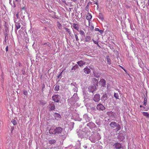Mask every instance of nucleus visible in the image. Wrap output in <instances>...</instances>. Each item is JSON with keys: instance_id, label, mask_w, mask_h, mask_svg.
Masks as SVG:
<instances>
[{"instance_id": "6", "label": "nucleus", "mask_w": 149, "mask_h": 149, "mask_svg": "<svg viewBox=\"0 0 149 149\" xmlns=\"http://www.w3.org/2000/svg\"><path fill=\"white\" fill-rule=\"evenodd\" d=\"M106 81L105 79H102L100 81V84L102 87H104L106 86Z\"/></svg>"}, {"instance_id": "16", "label": "nucleus", "mask_w": 149, "mask_h": 149, "mask_svg": "<svg viewBox=\"0 0 149 149\" xmlns=\"http://www.w3.org/2000/svg\"><path fill=\"white\" fill-rule=\"evenodd\" d=\"M95 86H89L88 88L89 91L90 92L93 93V92L95 91Z\"/></svg>"}, {"instance_id": "9", "label": "nucleus", "mask_w": 149, "mask_h": 149, "mask_svg": "<svg viewBox=\"0 0 149 149\" xmlns=\"http://www.w3.org/2000/svg\"><path fill=\"white\" fill-rule=\"evenodd\" d=\"M43 47H50L51 46L50 43L49 42H47L44 43H42L41 44Z\"/></svg>"}, {"instance_id": "30", "label": "nucleus", "mask_w": 149, "mask_h": 149, "mask_svg": "<svg viewBox=\"0 0 149 149\" xmlns=\"http://www.w3.org/2000/svg\"><path fill=\"white\" fill-rule=\"evenodd\" d=\"M140 107H143V108L144 109V110L145 111H148V110L149 109V108H146L145 107H143V106H142L141 105H140Z\"/></svg>"}, {"instance_id": "20", "label": "nucleus", "mask_w": 149, "mask_h": 149, "mask_svg": "<svg viewBox=\"0 0 149 149\" xmlns=\"http://www.w3.org/2000/svg\"><path fill=\"white\" fill-rule=\"evenodd\" d=\"M107 63L109 65L111 64V59L109 58V56H107Z\"/></svg>"}, {"instance_id": "23", "label": "nucleus", "mask_w": 149, "mask_h": 149, "mask_svg": "<svg viewBox=\"0 0 149 149\" xmlns=\"http://www.w3.org/2000/svg\"><path fill=\"white\" fill-rule=\"evenodd\" d=\"M93 73L94 76L95 77H97V78H98L99 77L100 74L99 73H97L96 72H95L94 71L93 72Z\"/></svg>"}, {"instance_id": "42", "label": "nucleus", "mask_w": 149, "mask_h": 149, "mask_svg": "<svg viewBox=\"0 0 149 149\" xmlns=\"http://www.w3.org/2000/svg\"><path fill=\"white\" fill-rule=\"evenodd\" d=\"M99 30H100V29L98 28H95V30L96 31H99Z\"/></svg>"}, {"instance_id": "2", "label": "nucleus", "mask_w": 149, "mask_h": 149, "mask_svg": "<svg viewBox=\"0 0 149 149\" xmlns=\"http://www.w3.org/2000/svg\"><path fill=\"white\" fill-rule=\"evenodd\" d=\"M110 126L112 128L116 127V130L118 131L120 129V126L119 124H117L115 122H112L110 124Z\"/></svg>"}, {"instance_id": "11", "label": "nucleus", "mask_w": 149, "mask_h": 149, "mask_svg": "<svg viewBox=\"0 0 149 149\" xmlns=\"http://www.w3.org/2000/svg\"><path fill=\"white\" fill-rule=\"evenodd\" d=\"M114 146H115V148L116 149H120L121 147V144L120 143L118 142L115 143L114 145Z\"/></svg>"}, {"instance_id": "49", "label": "nucleus", "mask_w": 149, "mask_h": 149, "mask_svg": "<svg viewBox=\"0 0 149 149\" xmlns=\"http://www.w3.org/2000/svg\"><path fill=\"white\" fill-rule=\"evenodd\" d=\"M100 15H102V14H101V13H100V14H99V15H100Z\"/></svg>"}, {"instance_id": "26", "label": "nucleus", "mask_w": 149, "mask_h": 149, "mask_svg": "<svg viewBox=\"0 0 149 149\" xmlns=\"http://www.w3.org/2000/svg\"><path fill=\"white\" fill-rule=\"evenodd\" d=\"M78 68V66L76 64L72 68L71 70H75L77 69Z\"/></svg>"}, {"instance_id": "25", "label": "nucleus", "mask_w": 149, "mask_h": 149, "mask_svg": "<svg viewBox=\"0 0 149 149\" xmlns=\"http://www.w3.org/2000/svg\"><path fill=\"white\" fill-rule=\"evenodd\" d=\"M64 29L66 31H67L69 33V34L70 35L71 34V32L70 31V30L69 29H68L65 27H64Z\"/></svg>"}, {"instance_id": "33", "label": "nucleus", "mask_w": 149, "mask_h": 149, "mask_svg": "<svg viewBox=\"0 0 149 149\" xmlns=\"http://www.w3.org/2000/svg\"><path fill=\"white\" fill-rule=\"evenodd\" d=\"M23 94L25 95H27V92L25 90H23Z\"/></svg>"}, {"instance_id": "1", "label": "nucleus", "mask_w": 149, "mask_h": 149, "mask_svg": "<svg viewBox=\"0 0 149 149\" xmlns=\"http://www.w3.org/2000/svg\"><path fill=\"white\" fill-rule=\"evenodd\" d=\"M63 130V129L60 127L55 128L54 127H52L50 129L49 132L52 134H59L61 133Z\"/></svg>"}, {"instance_id": "22", "label": "nucleus", "mask_w": 149, "mask_h": 149, "mask_svg": "<svg viewBox=\"0 0 149 149\" xmlns=\"http://www.w3.org/2000/svg\"><path fill=\"white\" fill-rule=\"evenodd\" d=\"M79 33L81 35L83 36H85V33L82 30H80L79 31Z\"/></svg>"}, {"instance_id": "24", "label": "nucleus", "mask_w": 149, "mask_h": 149, "mask_svg": "<svg viewBox=\"0 0 149 149\" xmlns=\"http://www.w3.org/2000/svg\"><path fill=\"white\" fill-rule=\"evenodd\" d=\"M49 142L50 144H52L56 142V141L55 140L52 139L49 141Z\"/></svg>"}, {"instance_id": "14", "label": "nucleus", "mask_w": 149, "mask_h": 149, "mask_svg": "<svg viewBox=\"0 0 149 149\" xmlns=\"http://www.w3.org/2000/svg\"><path fill=\"white\" fill-rule=\"evenodd\" d=\"M54 116L56 119H58L61 117V116L60 114L58 113H54Z\"/></svg>"}, {"instance_id": "27", "label": "nucleus", "mask_w": 149, "mask_h": 149, "mask_svg": "<svg viewBox=\"0 0 149 149\" xmlns=\"http://www.w3.org/2000/svg\"><path fill=\"white\" fill-rule=\"evenodd\" d=\"M114 97L117 99H119V95L118 93H114Z\"/></svg>"}, {"instance_id": "48", "label": "nucleus", "mask_w": 149, "mask_h": 149, "mask_svg": "<svg viewBox=\"0 0 149 149\" xmlns=\"http://www.w3.org/2000/svg\"><path fill=\"white\" fill-rule=\"evenodd\" d=\"M72 1H73L75 2L76 1V0H72Z\"/></svg>"}, {"instance_id": "15", "label": "nucleus", "mask_w": 149, "mask_h": 149, "mask_svg": "<svg viewBox=\"0 0 149 149\" xmlns=\"http://www.w3.org/2000/svg\"><path fill=\"white\" fill-rule=\"evenodd\" d=\"M77 64H78L79 65L80 67H82L85 64V62H84L82 61H78L77 62Z\"/></svg>"}, {"instance_id": "35", "label": "nucleus", "mask_w": 149, "mask_h": 149, "mask_svg": "<svg viewBox=\"0 0 149 149\" xmlns=\"http://www.w3.org/2000/svg\"><path fill=\"white\" fill-rule=\"evenodd\" d=\"M89 27L91 29V30H93L94 29V27L93 26L90 25L89 23Z\"/></svg>"}, {"instance_id": "51", "label": "nucleus", "mask_w": 149, "mask_h": 149, "mask_svg": "<svg viewBox=\"0 0 149 149\" xmlns=\"http://www.w3.org/2000/svg\"><path fill=\"white\" fill-rule=\"evenodd\" d=\"M121 68H123V69L124 70H124V69H123V67H122Z\"/></svg>"}, {"instance_id": "4", "label": "nucleus", "mask_w": 149, "mask_h": 149, "mask_svg": "<svg viewBox=\"0 0 149 149\" xmlns=\"http://www.w3.org/2000/svg\"><path fill=\"white\" fill-rule=\"evenodd\" d=\"M97 109L99 111H103L105 109L104 106L101 104H98L97 106Z\"/></svg>"}, {"instance_id": "5", "label": "nucleus", "mask_w": 149, "mask_h": 149, "mask_svg": "<svg viewBox=\"0 0 149 149\" xmlns=\"http://www.w3.org/2000/svg\"><path fill=\"white\" fill-rule=\"evenodd\" d=\"M14 19V22L15 23L16 28V30H17L20 28L21 25L19 22H17V20L16 18H15Z\"/></svg>"}, {"instance_id": "29", "label": "nucleus", "mask_w": 149, "mask_h": 149, "mask_svg": "<svg viewBox=\"0 0 149 149\" xmlns=\"http://www.w3.org/2000/svg\"><path fill=\"white\" fill-rule=\"evenodd\" d=\"M11 122L14 125H16L17 124L16 120H13L11 121Z\"/></svg>"}, {"instance_id": "40", "label": "nucleus", "mask_w": 149, "mask_h": 149, "mask_svg": "<svg viewBox=\"0 0 149 149\" xmlns=\"http://www.w3.org/2000/svg\"><path fill=\"white\" fill-rule=\"evenodd\" d=\"M8 46H7L6 48V52H8Z\"/></svg>"}, {"instance_id": "34", "label": "nucleus", "mask_w": 149, "mask_h": 149, "mask_svg": "<svg viewBox=\"0 0 149 149\" xmlns=\"http://www.w3.org/2000/svg\"><path fill=\"white\" fill-rule=\"evenodd\" d=\"M57 26L59 29H61L62 27V26L61 24L59 23L58 24Z\"/></svg>"}, {"instance_id": "38", "label": "nucleus", "mask_w": 149, "mask_h": 149, "mask_svg": "<svg viewBox=\"0 0 149 149\" xmlns=\"http://www.w3.org/2000/svg\"><path fill=\"white\" fill-rule=\"evenodd\" d=\"M93 81H94L97 84L98 81L97 79H95V78L93 79Z\"/></svg>"}, {"instance_id": "46", "label": "nucleus", "mask_w": 149, "mask_h": 149, "mask_svg": "<svg viewBox=\"0 0 149 149\" xmlns=\"http://www.w3.org/2000/svg\"><path fill=\"white\" fill-rule=\"evenodd\" d=\"M45 87V85L44 84H43V86L42 87V89H43Z\"/></svg>"}, {"instance_id": "8", "label": "nucleus", "mask_w": 149, "mask_h": 149, "mask_svg": "<svg viewBox=\"0 0 149 149\" xmlns=\"http://www.w3.org/2000/svg\"><path fill=\"white\" fill-rule=\"evenodd\" d=\"M49 107L51 110H54L55 109V106L53 102H49Z\"/></svg>"}, {"instance_id": "45", "label": "nucleus", "mask_w": 149, "mask_h": 149, "mask_svg": "<svg viewBox=\"0 0 149 149\" xmlns=\"http://www.w3.org/2000/svg\"><path fill=\"white\" fill-rule=\"evenodd\" d=\"M58 88H56V87L55 88V90L56 91H58Z\"/></svg>"}, {"instance_id": "43", "label": "nucleus", "mask_w": 149, "mask_h": 149, "mask_svg": "<svg viewBox=\"0 0 149 149\" xmlns=\"http://www.w3.org/2000/svg\"><path fill=\"white\" fill-rule=\"evenodd\" d=\"M91 69H92V70H93L94 69V68L93 67H91V66H90L89 67Z\"/></svg>"}, {"instance_id": "32", "label": "nucleus", "mask_w": 149, "mask_h": 149, "mask_svg": "<svg viewBox=\"0 0 149 149\" xmlns=\"http://www.w3.org/2000/svg\"><path fill=\"white\" fill-rule=\"evenodd\" d=\"M92 40L95 44L97 45V46L99 47H100V45L98 44V43L97 41H96L94 40L93 39H92Z\"/></svg>"}, {"instance_id": "12", "label": "nucleus", "mask_w": 149, "mask_h": 149, "mask_svg": "<svg viewBox=\"0 0 149 149\" xmlns=\"http://www.w3.org/2000/svg\"><path fill=\"white\" fill-rule=\"evenodd\" d=\"M92 15L90 13H88L86 15V19L88 20L89 22L90 21L91 19L92 18Z\"/></svg>"}, {"instance_id": "44", "label": "nucleus", "mask_w": 149, "mask_h": 149, "mask_svg": "<svg viewBox=\"0 0 149 149\" xmlns=\"http://www.w3.org/2000/svg\"><path fill=\"white\" fill-rule=\"evenodd\" d=\"M94 4L97 5V7H98V4H97V2H95Z\"/></svg>"}, {"instance_id": "47", "label": "nucleus", "mask_w": 149, "mask_h": 149, "mask_svg": "<svg viewBox=\"0 0 149 149\" xmlns=\"http://www.w3.org/2000/svg\"><path fill=\"white\" fill-rule=\"evenodd\" d=\"M25 9V7H23L22 9V10H24Z\"/></svg>"}, {"instance_id": "18", "label": "nucleus", "mask_w": 149, "mask_h": 149, "mask_svg": "<svg viewBox=\"0 0 149 149\" xmlns=\"http://www.w3.org/2000/svg\"><path fill=\"white\" fill-rule=\"evenodd\" d=\"M107 115L109 116H113L115 115V113H113L111 111H108L107 113Z\"/></svg>"}, {"instance_id": "17", "label": "nucleus", "mask_w": 149, "mask_h": 149, "mask_svg": "<svg viewBox=\"0 0 149 149\" xmlns=\"http://www.w3.org/2000/svg\"><path fill=\"white\" fill-rule=\"evenodd\" d=\"M73 27L76 30L78 31L79 29V26L78 24L73 23L72 25Z\"/></svg>"}, {"instance_id": "37", "label": "nucleus", "mask_w": 149, "mask_h": 149, "mask_svg": "<svg viewBox=\"0 0 149 149\" xmlns=\"http://www.w3.org/2000/svg\"><path fill=\"white\" fill-rule=\"evenodd\" d=\"M85 10L86 11L88 12V11L89 8H88V6L87 5L85 8Z\"/></svg>"}, {"instance_id": "13", "label": "nucleus", "mask_w": 149, "mask_h": 149, "mask_svg": "<svg viewBox=\"0 0 149 149\" xmlns=\"http://www.w3.org/2000/svg\"><path fill=\"white\" fill-rule=\"evenodd\" d=\"M84 72L86 74H89L90 73V70L88 67H86L84 69Z\"/></svg>"}, {"instance_id": "31", "label": "nucleus", "mask_w": 149, "mask_h": 149, "mask_svg": "<svg viewBox=\"0 0 149 149\" xmlns=\"http://www.w3.org/2000/svg\"><path fill=\"white\" fill-rule=\"evenodd\" d=\"M40 103L41 105H44L46 104V102H45L43 100H41V101H40Z\"/></svg>"}, {"instance_id": "3", "label": "nucleus", "mask_w": 149, "mask_h": 149, "mask_svg": "<svg viewBox=\"0 0 149 149\" xmlns=\"http://www.w3.org/2000/svg\"><path fill=\"white\" fill-rule=\"evenodd\" d=\"M61 97L59 95H56L53 96L52 97L53 100L55 102H58L59 101V100Z\"/></svg>"}, {"instance_id": "41", "label": "nucleus", "mask_w": 149, "mask_h": 149, "mask_svg": "<svg viewBox=\"0 0 149 149\" xmlns=\"http://www.w3.org/2000/svg\"><path fill=\"white\" fill-rule=\"evenodd\" d=\"M16 16L17 17V19H18L19 17V14L18 13H17V14L16 15Z\"/></svg>"}, {"instance_id": "36", "label": "nucleus", "mask_w": 149, "mask_h": 149, "mask_svg": "<svg viewBox=\"0 0 149 149\" xmlns=\"http://www.w3.org/2000/svg\"><path fill=\"white\" fill-rule=\"evenodd\" d=\"M74 36H75V39H76V40L77 41H78V40H79V38H78V36H77V35H76V34H75V35H74Z\"/></svg>"}, {"instance_id": "7", "label": "nucleus", "mask_w": 149, "mask_h": 149, "mask_svg": "<svg viewBox=\"0 0 149 149\" xmlns=\"http://www.w3.org/2000/svg\"><path fill=\"white\" fill-rule=\"evenodd\" d=\"M100 96L98 94L95 95L93 97V100L95 102H97L100 100Z\"/></svg>"}, {"instance_id": "39", "label": "nucleus", "mask_w": 149, "mask_h": 149, "mask_svg": "<svg viewBox=\"0 0 149 149\" xmlns=\"http://www.w3.org/2000/svg\"><path fill=\"white\" fill-rule=\"evenodd\" d=\"M99 32H100V33H101V34H102L103 33V31L102 30H99Z\"/></svg>"}, {"instance_id": "28", "label": "nucleus", "mask_w": 149, "mask_h": 149, "mask_svg": "<svg viewBox=\"0 0 149 149\" xmlns=\"http://www.w3.org/2000/svg\"><path fill=\"white\" fill-rule=\"evenodd\" d=\"M19 0H14L13 1V7L14 8H15L16 7V3L15 2H18Z\"/></svg>"}, {"instance_id": "19", "label": "nucleus", "mask_w": 149, "mask_h": 149, "mask_svg": "<svg viewBox=\"0 0 149 149\" xmlns=\"http://www.w3.org/2000/svg\"><path fill=\"white\" fill-rule=\"evenodd\" d=\"M142 114L144 116H146L147 118H149V113L148 112H142Z\"/></svg>"}, {"instance_id": "21", "label": "nucleus", "mask_w": 149, "mask_h": 149, "mask_svg": "<svg viewBox=\"0 0 149 149\" xmlns=\"http://www.w3.org/2000/svg\"><path fill=\"white\" fill-rule=\"evenodd\" d=\"M143 105L144 106L146 105L147 104V98L145 97V98L144 99V101H143Z\"/></svg>"}, {"instance_id": "10", "label": "nucleus", "mask_w": 149, "mask_h": 149, "mask_svg": "<svg viewBox=\"0 0 149 149\" xmlns=\"http://www.w3.org/2000/svg\"><path fill=\"white\" fill-rule=\"evenodd\" d=\"M91 38L89 36H86L84 39V40L85 42H91Z\"/></svg>"}, {"instance_id": "50", "label": "nucleus", "mask_w": 149, "mask_h": 149, "mask_svg": "<svg viewBox=\"0 0 149 149\" xmlns=\"http://www.w3.org/2000/svg\"><path fill=\"white\" fill-rule=\"evenodd\" d=\"M63 72V71H62V72H61V74H62V73Z\"/></svg>"}]
</instances>
